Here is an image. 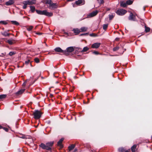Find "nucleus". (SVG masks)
Returning <instances> with one entry per match:
<instances>
[{
    "label": "nucleus",
    "mask_w": 152,
    "mask_h": 152,
    "mask_svg": "<svg viewBox=\"0 0 152 152\" xmlns=\"http://www.w3.org/2000/svg\"><path fill=\"white\" fill-rule=\"evenodd\" d=\"M53 144V142H50L47 143L46 144L42 143L39 145V146L43 149L51 151Z\"/></svg>",
    "instance_id": "1"
},
{
    "label": "nucleus",
    "mask_w": 152,
    "mask_h": 152,
    "mask_svg": "<svg viewBox=\"0 0 152 152\" xmlns=\"http://www.w3.org/2000/svg\"><path fill=\"white\" fill-rule=\"evenodd\" d=\"M37 13L38 14L44 15L48 17H51L53 16V13L51 12H48L46 10L43 11L36 10Z\"/></svg>",
    "instance_id": "2"
},
{
    "label": "nucleus",
    "mask_w": 152,
    "mask_h": 152,
    "mask_svg": "<svg viewBox=\"0 0 152 152\" xmlns=\"http://www.w3.org/2000/svg\"><path fill=\"white\" fill-rule=\"evenodd\" d=\"M45 3L49 5V8L51 9H56L58 7V5L56 3H53L51 0H46Z\"/></svg>",
    "instance_id": "3"
},
{
    "label": "nucleus",
    "mask_w": 152,
    "mask_h": 152,
    "mask_svg": "<svg viewBox=\"0 0 152 152\" xmlns=\"http://www.w3.org/2000/svg\"><path fill=\"white\" fill-rule=\"evenodd\" d=\"M42 113L40 111L38 110H36L34 112L33 115L35 119L39 118L42 115Z\"/></svg>",
    "instance_id": "4"
},
{
    "label": "nucleus",
    "mask_w": 152,
    "mask_h": 152,
    "mask_svg": "<svg viewBox=\"0 0 152 152\" xmlns=\"http://www.w3.org/2000/svg\"><path fill=\"white\" fill-rule=\"evenodd\" d=\"M126 12L127 11L125 10L120 9H118L116 11V13L118 15L122 16L125 14Z\"/></svg>",
    "instance_id": "5"
},
{
    "label": "nucleus",
    "mask_w": 152,
    "mask_h": 152,
    "mask_svg": "<svg viewBox=\"0 0 152 152\" xmlns=\"http://www.w3.org/2000/svg\"><path fill=\"white\" fill-rule=\"evenodd\" d=\"M54 50L56 52L61 53L62 54H66V50H62L60 48L58 47L56 48Z\"/></svg>",
    "instance_id": "6"
},
{
    "label": "nucleus",
    "mask_w": 152,
    "mask_h": 152,
    "mask_svg": "<svg viewBox=\"0 0 152 152\" xmlns=\"http://www.w3.org/2000/svg\"><path fill=\"white\" fill-rule=\"evenodd\" d=\"M98 11L97 10L93 11L88 15L87 18H90L96 16L98 13Z\"/></svg>",
    "instance_id": "7"
},
{
    "label": "nucleus",
    "mask_w": 152,
    "mask_h": 152,
    "mask_svg": "<svg viewBox=\"0 0 152 152\" xmlns=\"http://www.w3.org/2000/svg\"><path fill=\"white\" fill-rule=\"evenodd\" d=\"M74 50V47H68L66 48V50H65L66 52V54H64V55L67 56L69 54L68 53H71Z\"/></svg>",
    "instance_id": "8"
},
{
    "label": "nucleus",
    "mask_w": 152,
    "mask_h": 152,
    "mask_svg": "<svg viewBox=\"0 0 152 152\" xmlns=\"http://www.w3.org/2000/svg\"><path fill=\"white\" fill-rule=\"evenodd\" d=\"M128 19L130 20L135 21L136 20L135 15H133V13L131 12L128 17Z\"/></svg>",
    "instance_id": "9"
},
{
    "label": "nucleus",
    "mask_w": 152,
    "mask_h": 152,
    "mask_svg": "<svg viewBox=\"0 0 152 152\" xmlns=\"http://www.w3.org/2000/svg\"><path fill=\"white\" fill-rule=\"evenodd\" d=\"M101 45L100 43L96 42L93 44L91 46V48H97Z\"/></svg>",
    "instance_id": "10"
},
{
    "label": "nucleus",
    "mask_w": 152,
    "mask_h": 152,
    "mask_svg": "<svg viewBox=\"0 0 152 152\" xmlns=\"http://www.w3.org/2000/svg\"><path fill=\"white\" fill-rule=\"evenodd\" d=\"M14 3V0H9L5 3V5L7 6H9L13 4Z\"/></svg>",
    "instance_id": "11"
},
{
    "label": "nucleus",
    "mask_w": 152,
    "mask_h": 152,
    "mask_svg": "<svg viewBox=\"0 0 152 152\" xmlns=\"http://www.w3.org/2000/svg\"><path fill=\"white\" fill-rule=\"evenodd\" d=\"M75 3L77 5H83L85 3V1L84 0H78L75 1Z\"/></svg>",
    "instance_id": "12"
},
{
    "label": "nucleus",
    "mask_w": 152,
    "mask_h": 152,
    "mask_svg": "<svg viewBox=\"0 0 152 152\" xmlns=\"http://www.w3.org/2000/svg\"><path fill=\"white\" fill-rule=\"evenodd\" d=\"M25 90V89H21L18 91L17 92H16L15 93V94L17 96H18L20 95L24 92Z\"/></svg>",
    "instance_id": "13"
},
{
    "label": "nucleus",
    "mask_w": 152,
    "mask_h": 152,
    "mask_svg": "<svg viewBox=\"0 0 152 152\" xmlns=\"http://www.w3.org/2000/svg\"><path fill=\"white\" fill-rule=\"evenodd\" d=\"M64 140V139L63 138H61L59 140V141L58 142V145L61 148H62L63 147V146L62 144V143Z\"/></svg>",
    "instance_id": "14"
},
{
    "label": "nucleus",
    "mask_w": 152,
    "mask_h": 152,
    "mask_svg": "<svg viewBox=\"0 0 152 152\" xmlns=\"http://www.w3.org/2000/svg\"><path fill=\"white\" fill-rule=\"evenodd\" d=\"M25 3H26V4L31 5L34 4H35V1L34 0H32L31 1H25Z\"/></svg>",
    "instance_id": "15"
},
{
    "label": "nucleus",
    "mask_w": 152,
    "mask_h": 152,
    "mask_svg": "<svg viewBox=\"0 0 152 152\" xmlns=\"http://www.w3.org/2000/svg\"><path fill=\"white\" fill-rule=\"evenodd\" d=\"M72 31L75 34V35L78 34L80 32V30L78 28H74L72 30Z\"/></svg>",
    "instance_id": "16"
},
{
    "label": "nucleus",
    "mask_w": 152,
    "mask_h": 152,
    "mask_svg": "<svg viewBox=\"0 0 152 152\" xmlns=\"http://www.w3.org/2000/svg\"><path fill=\"white\" fill-rule=\"evenodd\" d=\"M127 5L126 2H125L124 1H122L120 3V6L121 7H126Z\"/></svg>",
    "instance_id": "17"
},
{
    "label": "nucleus",
    "mask_w": 152,
    "mask_h": 152,
    "mask_svg": "<svg viewBox=\"0 0 152 152\" xmlns=\"http://www.w3.org/2000/svg\"><path fill=\"white\" fill-rule=\"evenodd\" d=\"M137 147L136 145H134L133 146H132L131 148V150L132 152H135L136 151V149Z\"/></svg>",
    "instance_id": "18"
},
{
    "label": "nucleus",
    "mask_w": 152,
    "mask_h": 152,
    "mask_svg": "<svg viewBox=\"0 0 152 152\" xmlns=\"http://www.w3.org/2000/svg\"><path fill=\"white\" fill-rule=\"evenodd\" d=\"M89 49V48L88 47H87V46L83 48V49L81 50V52H86Z\"/></svg>",
    "instance_id": "19"
},
{
    "label": "nucleus",
    "mask_w": 152,
    "mask_h": 152,
    "mask_svg": "<svg viewBox=\"0 0 152 152\" xmlns=\"http://www.w3.org/2000/svg\"><path fill=\"white\" fill-rule=\"evenodd\" d=\"M75 145H74V144L72 145H71L69 146L68 147V149H69V151H70L71 150L73 149L75 147Z\"/></svg>",
    "instance_id": "20"
},
{
    "label": "nucleus",
    "mask_w": 152,
    "mask_h": 152,
    "mask_svg": "<svg viewBox=\"0 0 152 152\" xmlns=\"http://www.w3.org/2000/svg\"><path fill=\"white\" fill-rule=\"evenodd\" d=\"M1 34L3 35L5 37L9 36L10 35V34L8 33L6 31H5L4 32L2 33Z\"/></svg>",
    "instance_id": "21"
},
{
    "label": "nucleus",
    "mask_w": 152,
    "mask_h": 152,
    "mask_svg": "<svg viewBox=\"0 0 152 152\" xmlns=\"http://www.w3.org/2000/svg\"><path fill=\"white\" fill-rule=\"evenodd\" d=\"M7 96L6 94H1L0 95V99L2 100L5 98Z\"/></svg>",
    "instance_id": "22"
},
{
    "label": "nucleus",
    "mask_w": 152,
    "mask_h": 152,
    "mask_svg": "<svg viewBox=\"0 0 152 152\" xmlns=\"http://www.w3.org/2000/svg\"><path fill=\"white\" fill-rule=\"evenodd\" d=\"M133 1L132 0H129L126 1L127 5H131L132 4V3H133Z\"/></svg>",
    "instance_id": "23"
},
{
    "label": "nucleus",
    "mask_w": 152,
    "mask_h": 152,
    "mask_svg": "<svg viewBox=\"0 0 152 152\" xmlns=\"http://www.w3.org/2000/svg\"><path fill=\"white\" fill-rule=\"evenodd\" d=\"M30 8L32 12H34L35 10V7L34 6H30Z\"/></svg>",
    "instance_id": "24"
},
{
    "label": "nucleus",
    "mask_w": 152,
    "mask_h": 152,
    "mask_svg": "<svg viewBox=\"0 0 152 152\" xmlns=\"http://www.w3.org/2000/svg\"><path fill=\"white\" fill-rule=\"evenodd\" d=\"M87 29V28L86 27H82L80 28V30L82 32L86 31Z\"/></svg>",
    "instance_id": "25"
},
{
    "label": "nucleus",
    "mask_w": 152,
    "mask_h": 152,
    "mask_svg": "<svg viewBox=\"0 0 152 152\" xmlns=\"http://www.w3.org/2000/svg\"><path fill=\"white\" fill-rule=\"evenodd\" d=\"M11 22L12 23V24L14 25L18 26L19 25V23H18V22L16 21H12Z\"/></svg>",
    "instance_id": "26"
},
{
    "label": "nucleus",
    "mask_w": 152,
    "mask_h": 152,
    "mask_svg": "<svg viewBox=\"0 0 152 152\" xmlns=\"http://www.w3.org/2000/svg\"><path fill=\"white\" fill-rule=\"evenodd\" d=\"M118 151L120 152H124L125 151V150L123 148H120L118 149Z\"/></svg>",
    "instance_id": "27"
},
{
    "label": "nucleus",
    "mask_w": 152,
    "mask_h": 152,
    "mask_svg": "<svg viewBox=\"0 0 152 152\" xmlns=\"http://www.w3.org/2000/svg\"><path fill=\"white\" fill-rule=\"evenodd\" d=\"M7 42L10 45H12L13 43V40L11 39H8L7 40Z\"/></svg>",
    "instance_id": "28"
},
{
    "label": "nucleus",
    "mask_w": 152,
    "mask_h": 152,
    "mask_svg": "<svg viewBox=\"0 0 152 152\" xmlns=\"http://www.w3.org/2000/svg\"><path fill=\"white\" fill-rule=\"evenodd\" d=\"M108 24H104L103 26V29L104 30H105L107 29V28Z\"/></svg>",
    "instance_id": "29"
},
{
    "label": "nucleus",
    "mask_w": 152,
    "mask_h": 152,
    "mask_svg": "<svg viewBox=\"0 0 152 152\" xmlns=\"http://www.w3.org/2000/svg\"><path fill=\"white\" fill-rule=\"evenodd\" d=\"M119 49V47L118 46H116L115 47H114L113 49V50L114 51H115L118 50Z\"/></svg>",
    "instance_id": "30"
},
{
    "label": "nucleus",
    "mask_w": 152,
    "mask_h": 152,
    "mask_svg": "<svg viewBox=\"0 0 152 152\" xmlns=\"http://www.w3.org/2000/svg\"><path fill=\"white\" fill-rule=\"evenodd\" d=\"M109 20H111L113 18V17L114 16V15L113 14H112L111 15H109Z\"/></svg>",
    "instance_id": "31"
},
{
    "label": "nucleus",
    "mask_w": 152,
    "mask_h": 152,
    "mask_svg": "<svg viewBox=\"0 0 152 152\" xmlns=\"http://www.w3.org/2000/svg\"><path fill=\"white\" fill-rule=\"evenodd\" d=\"M34 61L36 63H39V60L37 58H35L34 59Z\"/></svg>",
    "instance_id": "32"
},
{
    "label": "nucleus",
    "mask_w": 152,
    "mask_h": 152,
    "mask_svg": "<svg viewBox=\"0 0 152 152\" xmlns=\"http://www.w3.org/2000/svg\"><path fill=\"white\" fill-rule=\"evenodd\" d=\"M33 28V26H29L28 28H27V30L28 31H31Z\"/></svg>",
    "instance_id": "33"
},
{
    "label": "nucleus",
    "mask_w": 152,
    "mask_h": 152,
    "mask_svg": "<svg viewBox=\"0 0 152 152\" xmlns=\"http://www.w3.org/2000/svg\"><path fill=\"white\" fill-rule=\"evenodd\" d=\"M23 3L24 4V5L23 6V8L24 9H25L27 7V4H26V3H25V2L24 1L23 2Z\"/></svg>",
    "instance_id": "34"
},
{
    "label": "nucleus",
    "mask_w": 152,
    "mask_h": 152,
    "mask_svg": "<svg viewBox=\"0 0 152 152\" xmlns=\"http://www.w3.org/2000/svg\"><path fill=\"white\" fill-rule=\"evenodd\" d=\"M145 31L146 32H148L149 31H150V29L149 28V27H145Z\"/></svg>",
    "instance_id": "35"
},
{
    "label": "nucleus",
    "mask_w": 152,
    "mask_h": 152,
    "mask_svg": "<svg viewBox=\"0 0 152 152\" xmlns=\"http://www.w3.org/2000/svg\"><path fill=\"white\" fill-rule=\"evenodd\" d=\"M0 23H2L3 24H4V25H6L7 24V23L6 21H2V20L1 21H0Z\"/></svg>",
    "instance_id": "36"
},
{
    "label": "nucleus",
    "mask_w": 152,
    "mask_h": 152,
    "mask_svg": "<svg viewBox=\"0 0 152 152\" xmlns=\"http://www.w3.org/2000/svg\"><path fill=\"white\" fill-rule=\"evenodd\" d=\"M97 1L100 4H103L104 2L103 0H97Z\"/></svg>",
    "instance_id": "37"
},
{
    "label": "nucleus",
    "mask_w": 152,
    "mask_h": 152,
    "mask_svg": "<svg viewBox=\"0 0 152 152\" xmlns=\"http://www.w3.org/2000/svg\"><path fill=\"white\" fill-rule=\"evenodd\" d=\"M15 54V53L13 51L10 52L9 53V55L10 56H12L13 55H14Z\"/></svg>",
    "instance_id": "38"
},
{
    "label": "nucleus",
    "mask_w": 152,
    "mask_h": 152,
    "mask_svg": "<svg viewBox=\"0 0 152 152\" xmlns=\"http://www.w3.org/2000/svg\"><path fill=\"white\" fill-rule=\"evenodd\" d=\"M76 50L78 51L79 52H81V50H82L81 48H76Z\"/></svg>",
    "instance_id": "39"
},
{
    "label": "nucleus",
    "mask_w": 152,
    "mask_h": 152,
    "mask_svg": "<svg viewBox=\"0 0 152 152\" xmlns=\"http://www.w3.org/2000/svg\"><path fill=\"white\" fill-rule=\"evenodd\" d=\"M26 82H27V80H26V81L24 82L23 84L22 85L23 87H24L25 86L26 84Z\"/></svg>",
    "instance_id": "40"
},
{
    "label": "nucleus",
    "mask_w": 152,
    "mask_h": 152,
    "mask_svg": "<svg viewBox=\"0 0 152 152\" xmlns=\"http://www.w3.org/2000/svg\"><path fill=\"white\" fill-rule=\"evenodd\" d=\"M93 53L96 54V55H98L99 53L97 51H94L93 52Z\"/></svg>",
    "instance_id": "41"
},
{
    "label": "nucleus",
    "mask_w": 152,
    "mask_h": 152,
    "mask_svg": "<svg viewBox=\"0 0 152 152\" xmlns=\"http://www.w3.org/2000/svg\"><path fill=\"white\" fill-rule=\"evenodd\" d=\"M3 129L4 130H5V131H6V132H8V128H5V127H3Z\"/></svg>",
    "instance_id": "42"
},
{
    "label": "nucleus",
    "mask_w": 152,
    "mask_h": 152,
    "mask_svg": "<svg viewBox=\"0 0 152 152\" xmlns=\"http://www.w3.org/2000/svg\"><path fill=\"white\" fill-rule=\"evenodd\" d=\"M30 62V60H28L27 61H26L25 62V64H28Z\"/></svg>",
    "instance_id": "43"
},
{
    "label": "nucleus",
    "mask_w": 152,
    "mask_h": 152,
    "mask_svg": "<svg viewBox=\"0 0 152 152\" xmlns=\"http://www.w3.org/2000/svg\"><path fill=\"white\" fill-rule=\"evenodd\" d=\"M88 34V33H86V34H80V36H83L84 35H86Z\"/></svg>",
    "instance_id": "44"
},
{
    "label": "nucleus",
    "mask_w": 152,
    "mask_h": 152,
    "mask_svg": "<svg viewBox=\"0 0 152 152\" xmlns=\"http://www.w3.org/2000/svg\"><path fill=\"white\" fill-rule=\"evenodd\" d=\"M29 139H30V142H33V140L32 139H31V138H28Z\"/></svg>",
    "instance_id": "45"
},
{
    "label": "nucleus",
    "mask_w": 152,
    "mask_h": 152,
    "mask_svg": "<svg viewBox=\"0 0 152 152\" xmlns=\"http://www.w3.org/2000/svg\"><path fill=\"white\" fill-rule=\"evenodd\" d=\"M77 148H75L73 152H77Z\"/></svg>",
    "instance_id": "46"
},
{
    "label": "nucleus",
    "mask_w": 152,
    "mask_h": 152,
    "mask_svg": "<svg viewBox=\"0 0 152 152\" xmlns=\"http://www.w3.org/2000/svg\"><path fill=\"white\" fill-rule=\"evenodd\" d=\"M94 34H90V35L91 36H94Z\"/></svg>",
    "instance_id": "47"
},
{
    "label": "nucleus",
    "mask_w": 152,
    "mask_h": 152,
    "mask_svg": "<svg viewBox=\"0 0 152 152\" xmlns=\"http://www.w3.org/2000/svg\"><path fill=\"white\" fill-rule=\"evenodd\" d=\"M3 127L0 124V129H3Z\"/></svg>",
    "instance_id": "48"
},
{
    "label": "nucleus",
    "mask_w": 152,
    "mask_h": 152,
    "mask_svg": "<svg viewBox=\"0 0 152 152\" xmlns=\"http://www.w3.org/2000/svg\"><path fill=\"white\" fill-rule=\"evenodd\" d=\"M37 34H38V35H41L42 34V33H37Z\"/></svg>",
    "instance_id": "49"
},
{
    "label": "nucleus",
    "mask_w": 152,
    "mask_h": 152,
    "mask_svg": "<svg viewBox=\"0 0 152 152\" xmlns=\"http://www.w3.org/2000/svg\"><path fill=\"white\" fill-rule=\"evenodd\" d=\"M124 152H129V151L128 150H126Z\"/></svg>",
    "instance_id": "50"
},
{
    "label": "nucleus",
    "mask_w": 152,
    "mask_h": 152,
    "mask_svg": "<svg viewBox=\"0 0 152 152\" xmlns=\"http://www.w3.org/2000/svg\"><path fill=\"white\" fill-rule=\"evenodd\" d=\"M68 1H73V0H67Z\"/></svg>",
    "instance_id": "51"
},
{
    "label": "nucleus",
    "mask_w": 152,
    "mask_h": 152,
    "mask_svg": "<svg viewBox=\"0 0 152 152\" xmlns=\"http://www.w3.org/2000/svg\"><path fill=\"white\" fill-rule=\"evenodd\" d=\"M22 137L23 138H25V137Z\"/></svg>",
    "instance_id": "52"
},
{
    "label": "nucleus",
    "mask_w": 152,
    "mask_h": 152,
    "mask_svg": "<svg viewBox=\"0 0 152 152\" xmlns=\"http://www.w3.org/2000/svg\"><path fill=\"white\" fill-rule=\"evenodd\" d=\"M107 18H105V20H107Z\"/></svg>",
    "instance_id": "53"
},
{
    "label": "nucleus",
    "mask_w": 152,
    "mask_h": 152,
    "mask_svg": "<svg viewBox=\"0 0 152 152\" xmlns=\"http://www.w3.org/2000/svg\"><path fill=\"white\" fill-rule=\"evenodd\" d=\"M72 91H73V90H70V91H71V92Z\"/></svg>",
    "instance_id": "54"
},
{
    "label": "nucleus",
    "mask_w": 152,
    "mask_h": 152,
    "mask_svg": "<svg viewBox=\"0 0 152 152\" xmlns=\"http://www.w3.org/2000/svg\"><path fill=\"white\" fill-rule=\"evenodd\" d=\"M45 45H46V46H47V44H45Z\"/></svg>",
    "instance_id": "55"
},
{
    "label": "nucleus",
    "mask_w": 152,
    "mask_h": 152,
    "mask_svg": "<svg viewBox=\"0 0 152 152\" xmlns=\"http://www.w3.org/2000/svg\"><path fill=\"white\" fill-rule=\"evenodd\" d=\"M75 69H76V70H77V68H75Z\"/></svg>",
    "instance_id": "56"
},
{
    "label": "nucleus",
    "mask_w": 152,
    "mask_h": 152,
    "mask_svg": "<svg viewBox=\"0 0 152 152\" xmlns=\"http://www.w3.org/2000/svg\"><path fill=\"white\" fill-rule=\"evenodd\" d=\"M143 10H145V8H144L143 9Z\"/></svg>",
    "instance_id": "57"
},
{
    "label": "nucleus",
    "mask_w": 152,
    "mask_h": 152,
    "mask_svg": "<svg viewBox=\"0 0 152 152\" xmlns=\"http://www.w3.org/2000/svg\"><path fill=\"white\" fill-rule=\"evenodd\" d=\"M7 31H9V30H8Z\"/></svg>",
    "instance_id": "58"
},
{
    "label": "nucleus",
    "mask_w": 152,
    "mask_h": 152,
    "mask_svg": "<svg viewBox=\"0 0 152 152\" xmlns=\"http://www.w3.org/2000/svg\"><path fill=\"white\" fill-rule=\"evenodd\" d=\"M116 39V40L117 39V38H116V39Z\"/></svg>",
    "instance_id": "59"
},
{
    "label": "nucleus",
    "mask_w": 152,
    "mask_h": 152,
    "mask_svg": "<svg viewBox=\"0 0 152 152\" xmlns=\"http://www.w3.org/2000/svg\"><path fill=\"white\" fill-rule=\"evenodd\" d=\"M116 39V40L117 39V38H116V39Z\"/></svg>",
    "instance_id": "60"
},
{
    "label": "nucleus",
    "mask_w": 152,
    "mask_h": 152,
    "mask_svg": "<svg viewBox=\"0 0 152 152\" xmlns=\"http://www.w3.org/2000/svg\"><path fill=\"white\" fill-rule=\"evenodd\" d=\"M151 138L152 139V136H151Z\"/></svg>",
    "instance_id": "61"
}]
</instances>
